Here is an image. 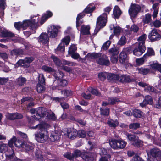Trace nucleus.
<instances>
[{"mask_svg": "<svg viewBox=\"0 0 161 161\" xmlns=\"http://www.w3.org/2000/svg\"><path fill=\"white\" fill-rule=\"evenodd\" d=\"M51 58L57 66L59 67L61 66V62L58 58L53 55H52Z\"/></svg>", "mask_w": 161, "mask_h": 161, "instance_id": "46", "label": "nucleus"}, {"mask_svg": "<svg viewBox=\"0 0 161 161\" xmlns=\"http://www.w3.org/2000/svg\"><path fill=\"white\" fill-rule=\"evenodd\" d=\"M101 114L103 115H108L109 114V110L108 108H101L100 109Z\"/></svg>", "mask_w": 161, "mask_h": 161, "instance_id": "53", "label": "nucleus"}, {"mask_svg": "<svg viewBox=\"0 0 161 161\" xmlns=\"http://www.w3.org/2000/svg\"><path fill=\"white\" fill-rule=\"evenodd\" d=\"M6 117L8 119L10 120H14L15 119H20L23 118L22 114L18 113H7L6 114Z\"/></svg>", "mask_w": 161, "mask_h": 161, "instance_id": "15", "label": "nucleus"}, {"mask_svg": "<svg viewBox=\"0 0 161 161\" xmlns=\"http://www.w3.org/2000/svg\"><path fill=\"white\" fill-rule=\"evenodd\" d=\"M146 37L147 35L145 34L141 35L138 39V42L136 44L138 45H141V46H145L144 44Z\"/></svg>", "mask_w": 161, "mask_h": 161, "instance_id": "24", "label": "nucleus"}, {"mask_svg": "<svg viewBox=\"0 0 161 161\" xmlns=\"http://www.w3.org/2000/svg\"><path fill=\"white\" fill-rule=\"evenodd\" d=\"M135 141L133 143L132 145L134 146L137 147H142L143 145V142L142 141L138 139L137 137Z\"/></svg>", "mask_w": 161, "mask_h": 161, "instance_id": "43", "label": "nucleus"}, {"mask_svg": "<svg viewBox=\"0 0 161 161\" xmlns=\"http://www.w3.org/2000/svg\"><path fill=\"white\" fill-rule=\"evenodd\" d=\"M119 61L122 64L125 65L126 66L127 65H128V66H131L130 64L128 63L129 58L125 52H121L119 55Z\"/></svg>", "mask_w": 161, "mask_h": 161, "instance_id": "8", "label": "nucleus"}, {"mask_svg": "<svg viewBox=\"0 0 161 161\" xmlns=\"http://www.w3.org/2000/svg\"><path fill=\"white\" fill-rule=\"evenodd\" d=\"M109 103L110 104H113L120 101L116 97L110 98L108 100Z\"/></svg>", "mask_w": 161, "mask_h": 161, "instance_id": "61", "label": "nucleus"}, {"mask_svg": "<svg viewBox=\"0 0 161 161\" xmlns=\"http://www.w3.org/2000/svg\"><path fill=\"white\" fill-rule=\"evenodd\" d=\"M126 135L127 136V138L131 142L132 145L133 144V143H134L136 139L138 137L137 136L130 134L128 133H127L126 134Z\"/></svg>", "mask_w": 161, "mask_h": 161, "instance_id": "36", "label": "nucleus"}, {"mask_svg": "<svg viewBox=\"0 0 161 161\" xmlns=\"http://www.w3.org/2000/svg\"><path fill=\"white\" fill-rule=\"evenodd\" d=\"M48 35L45 33H42L40 36L39 41L43 43H47L49 41Z\"/></svg>", "mask_w": 161, "mask_h": 161, "instance_id": "18", "label": "nucleus"}, {"mask_svg": "<svg viewBox=\"0 0 161 161\" xmlns=\"http://www.w3.org/2000/svg\"><path fill=\"white\" fill-rule=\"evenodd\" d=\"M60 136L59 133L56 131L53 132L51 134L50 139L52 142H53L55 140H59Z\"/></svg>", "mask_w": 161, "mask_h": 161, "instance_id": "22", "label": "nucleus"}, {"mask_svg": "<svg viewBox=\"0 0 161 161\" xmlns=\"http://www.w3.org/2000/svg\"><path fill=\"white\" fill-rule=\"evenodd\" d=\"M61 62V64L63 65H67L69 66H73L75 65V63L69 61H68L65 60H62Z\"/></svg>", "mask_w": 161, "mask_h": 161, "instance_id": "60", "label": "nucleus"}, {"mask_svg": "<svg viewBox=\"0 0 161 161\" xmlns=\"http://www.w3.org/2000/svg\"><path fill=\"white\" fill-rule=\"evenodd\" d=\"M107 72H101L98 74V76L99 79L102 81H103L107 78Z\"/></svg>", "mask_w": 161, "mask_h": 161, "instance_id": "52", "label": "nucleus"}, {"mask_svg": "<svg viewBox=\"0 0 161 161\" xmlns=\"http://www.w3.org/2000/svg\"><path fill=\"white\" fill-rule=\"evenodd\" d=\"M26 81V79L23 77L20 76L15 81L16 85L21 86L24 85Z\"/></svg>", "mask_w": 161, "mask_h": 161, "instance_id": "23", "label": "nucleus"}, {"mask_svg": "<svg viewBox=\"0 0 161 161\" xmlns=\"http://www.w3.org/2000/svg\"><path fill=\"white\" fill-rule=\"evenodd\" d=\"M151 16L149 14H146L144 18L143 19V21L144 23H148L151 20Z\"/></svg>", "mask_w": 161, "mask_h": 161, "instance_id": "48", "label": "nucleus"}, {"mask_svg": "<svg viewBox=\"0 0 161 161\" xmlns=\"http://www.w3.org/2000/svg\"><path fill=\"white\" fill-rule=\"evenodd\" d=\"M107 124L110 127H115L118 125V122L116 120L114 121L110 120L108 121Z\"/></svg>", "mask_w": 161, "mask_h": 161, "instance_id": "47", "label": "nucleus"}, {"mask_svg": "<svg viewBox=\"0 0 161 161\" xmlns=\"http://www.w3.org/2000/svg\"><path fill=\"white\" fill-rule=\"evenodd\" d=\"M109 54L112 55H117L119 52V49L115 47L110 48L108 50Z\"/></svg>", "mask_w": 161, "mask_h": 161, "instance_id": "33", "label": "nucleus"}, {"mask_svg": "<svg viewBox=\"0 0 161 161\" xmlns=\"http://www.w3.org/2000/svg\"><path fill=\"white\" fill-rule=\"evenodd\" d=\"M30 23L29 20H25L23 23L20 22L15 23L14 26L17 30H19L21 28L25 29L26 27L28 26Z\"/></svg>", "mask_w": 161, "mask_h": 161, "instance_id": "12", "label": "nucleus"}, {"mask_svg": "<svg viewBox=\"0 0 161 161\" xmlns=\"http://www.w3.org/2000/svg\"><path fill=\"white\" fill-rule=\"evenodd\" d=\"M146 55H144L140 58H137L136 59V64L137 66H140L142 65L144 63L145 60L147 58L145 57Z\"/></svg>", "mask_w": 161, "mask_h": 161, "instance_id": "35", "label": "nucleus"}, {"mask_svg": "<svg viewBox=\"0 0 161 161\" xmlns=\"http://www.w3.org/2000/svg\"><path fill=\"white\" fill-rule=\"evenodd\" d=\"M1 36L2 37L12 38L14 36V34L11 31L7 30H1L0 31Z\"/></svg>", "mask_w": 161, "mask_h": 161, "instance_id": "16", "label": "nucleus"}, {"mask_svg": "<svg viewBox=\"0 0 161 161\" xmlns=\"http://www.w3.org/2000/svg\"><path fill=\"white\" fill-rule=\"evenodd\" d=\"M100 154L101 155H103L107 156L108 158H110V155L109 154H107V150L104 148H102L101 149Z\"/></svg>", "mask_w": 161, "mask_h": 161, "instance_id": "64", "label": "nucleus"}, {"mask_svg": "<svg viewBox=\"0 0 161 161\" xmlns=\"http://www.w3.org/2000/svg\"><path fill=\"white\" fill-rule=\"evenodd\" d=\"M70 41V38L69 36H67L63 39L62 42L60 43L56 50L57 53L58 52H63L64 50V43L66 45H68Z\"/></svg>", "mask_w": 161, "mask_h": 161, "instance_id": "6", "label": "nucleus"}, {"mask_svg": "<svg viewBox=\"0 0 161 161\" xmlns=\"http://www.w3.org/2000/svg\"><path fill=\"white\" fill-rule=\"evenodd\" d=\"M8 150L7 145L4 143L0 142V152L1 153H4Z\"/></svg>", "mask_w": 161, "mask_h": 161, "instance_id": "45", "label": "nucleus"}, {"mask_svg": "<svg viewBox=\"0 0 161 161\" xmlns=\"http://www.w3.org/2000/svg\"><path fill=\"white\" fill-rule=\"evenodd\" d=\"M42 69L44 71L48 73H50L54 71L53 68L46 65L43 66L42 67Z\"/></svg>", "mask_w": 161, "mask_h": 161, "instance_id": "50", "label": "nucleus"}, {"mask_svg": "<svg viewBox=\"0 0 161 161\" xmlns=\"http://www.w3.org/2000/svg\"><path fill=\"white\" fill-rule=\"evenodd\" d=\"M50 127V125L45 123L39 124L36 126L32 127L33 129H38L41 131L39 135L37 134L35 135V139L37 142L43 143L48 140L49 136L47 131L46 130Z\"/></svg>", "mask_w": 161, "mask_h": 161, "instance_id": "1", "label": "nucleus"}, {"mask_svg": "<svg viewBox=\"0 0 161 161\" xmlns=\"http://www.w3.org/2000/svg\"><path fill=\"white\" fill-rule=\"evenodd\" d=\"M132 114L136 118H141L143 115V113L140 110L136 109L133 110Z\"/></svg>", "mask_w": 161, "mask_h": 161, "instance_id": "30", "label": "nucleus"}, {"mask_svg": "<svg viewBox=\"0 0 161 161\" xmlns=\"http://www.w3.org/2000/svg\"><path fill=\"white\" fill-rule=\"evenodd\" d=\"M73 154L74 158H77L80 157L82 155V153L80 150L76 149L74 151Z\"/></svg>", "mask_w": 161, "mask_h": 161, "instance_id": "63", "label": "nucleus"}, {"mask_svg": "<svg viewBox=\"0 0 161 161\" xmlns=\"http://www.w3.org/2000/svg\"><path fill=\"white\" fill-rule=\"evenodd\" d=\"M34 60L33 58L31 57H27L24 59L19 60L17 62V64L19 65L24 67H27L29 66V64L31 63Z\"/></svg>", "mask_w": 161, "mask_h": 161, "instance_id": "7", "label": "nucleus"}, {"mask_svg": "<svg viewBox=\"0 0 161 161\" xmlns=\"http://www.w3.org/2000/svg\"><path fill=\"white\" fill-rule=\"evenodd\" d=\"M113 30L114 35L116 36H118L121 32V28L119 26H116L114 27Z\"/></svg>", "mask_w": 161, "mask_h": 161, "instance_id": "51", "label": "nucleus"}, {"mask_svg": "<svg viewBox=\"0 0 161 161\" xmlns=\"http://www.w3.org/2000/svg\"><path fill=\"white\" fill-rule=\"evenodd\" d=\"M85 15L83 13H80L79 14L76 18V26L77 27H78L82 23V21L80 19H82Z\"/></svg>", "mask_w": 161, "mask_h": 161, "instance_id": "32", "label": "nucleus"}, {"mask_svg": "<svg viewBox=\"0 0 161 161\" xmlns=\"http://www.w3.org/2000/svg\"><path fill=\"white\" fill-rule=\"evenodd\" d=\"M77 49V47L75 45H72L69 48L68 52L69 54L75 52Z\"/></svg>", "mask_w": 161, "mask_h": 161, "instance_id": "56", "label": "nucleus"}, {"mask_svg": "<svg viewBox=\"0 0 161 161\" xmlns=\"http://www.w3.org/2000/svg\"><path fill=\"white\" fill-rule=\"evenodd\" d=\"M31 20H29L30 23L29 24L28 26L30 27V29L35 31L39 26L38 24V18L37 16H35L34 15H31Z\"/></svg>", "mask_w": 161, "mask_h": 161, "instance_id": "9", "label": "nucleus"}, {"mask_svg": "<svg viewBox=\"0 0 161 161\" xmlns=\"http://www.w3.org/2000/svg\"><path fill=\"white\" fill-rule=\"evenodd\" d=\"M126 43V38L124 36H122L121 37L120 39L118 42V44L122 46L125 44Z\"/></svg>", "mask_w": 161, "mask_h": 161, "instance_id": "62", "label": "nucleus"}, {"mask_svg": "<svg viewBox=\"0 0 161 161\" xmlns=\"http://www.w3.org/2000/svg\"><path fill=\"white\" fill-rule=\"evenodd\" d=\"M95 7L92 4H89L83 11V12L86 13H90L95 9Z\"/></svg>", "mask_w": 161, "mask_h": 161, "instance_id": "37", "label": "nucleus"}, {"mask_svg": "<svg viewBox=\"0 0 161 161\" xmlns=\"http://www.w3.org/2000/svg\"><path fill=\"white\" fill-rule=\"evenodd\" d=\"M59 26H51L47 31L48 34L50 36V37L53 38L57 36L58 30L60 28Z\"/></svg>", "mask_w": 161, "mask_h": 161, "instance_id": "10", "label": "nucleus"}, {"mask_svg": "<svg viewBox=\"0 0 161 161\" xmlns=\"http://www.w3.org/2000/svg\"><path fill=\"white\" fill-rule=\"evenodd\" d=\"M149 39L154 41L159 40L160 38V35L157 32L156 30L153 29L148 36Z\"/></svg>", "mask_w": 161, "mask_h": 161, "instance_id": "14", "label": "nucleus"}, {"mask_svg": "<svg viewBox=\"0 0 161 161\" xmlns=\"http://www.w3.org/2000/svg\"><path fill=\"white\" fill-rule=\"evenodd\" d=\"M146 49L145 46H141V45H138L137 47L135 48L133 51V53L134 55L139 56L141 55L145 51Z\"/></svg>", "mask_w": 161, "mask_h": 161, "instance_id": "13", "label": "nucleus"}, {"mask_svg": "<svg viewBox=\"0 0 161 161\" xmlns=\"http://www.w3.org/2000/svg\"><path fill=\"white\" fill-rule=\"evenodd\" d=\"M64 156L65 158L70 160H73L74 158L73 154H71V153L70 152L65 153L64 154Z\"/></svg>", "mask_w": 161, "mask_h": 161, "instance_id": "58", "label": "nucleus"}, {"mask_svg": "<svg viewBox=\"0 0 161 161\" xmlns=\"http://www.w3.org/2000/svg\"><path fill=\"white\" fill-rule=\"evenodd\" d=\"M141 10V7L139 5L132 3L128 10L129 14L131 18H134L137 16Z\"/></svg>", "mask_w": 161, "mask_h": 161, "instance_id": "3", "label": "nucleus"}, {"mask_svg": "<svg viewBox=\"0 0 161 161\" xmlns=\"http://www.w3.org/2000/svg\"><path fill=\"white\" fill-rule=\"evenodd\" d=\"M137 70L138 71L139 73L143 75L147 74L149 71V69L145 68L143 67L137 68Z\"/></svg>", "mask_w": 161, "mask_h": 161, "instance_id": "44", "label": "nucleus"}, {"mask_svg": "<svg viewBox=\"0 0 161 161\" xmlns=\"http://www.w3.org/2000/svg\"><path fill=\"white\" fill-rule=\"evenodd\" d=\"M111 43L110 41L108 40L104 43L101 49L104 50H106L109 47Z\"/></svg>", "mask_w": 161, "mask_h": 161, "instance_id": "57", "label": "nucleus"}, {"mask_svg": "<svg viewBox=\"0 0 161 161\" xmlns=\"http://www.w3.org/2000/svg\"><path fill=\"white\" fill-rule=\"evenodd\" d=\"M16 141V138L15 136H13V138L11 139L8 142V145L9 146L12 148L14 147L13 144L15 142V141Z\"/></svg>", "mask_w": 161, "mask_h": 161, "instance_id": "59", "label": "nucleus"}, {"mask_svg": "<svg viewBox=\"0 0 161 161\" xmlns=\"http://www.w3.org/2000/svg\"><path fill=\"white\" fill-rule=\"evenodd\" d=\"M118 140H112L109 142V144L112 148L117 149H118Z\"/></svg>", "mask_w": 161, "mask_h": 161, "instance_id": "34", "label": "nucleus"}, {"mask_svg": "<svg viewBox=\"0 0 161 161\" xmlns=\"http://www.w3.org/2000/svg\"><path fill=\"white\" fill-rule=\"evenodd\" d=\"M159 3H156L153 4L152 8L154 10V11L153 14V18H156L158 12V7Z\"/></svg>", "mask_w": 161, "mask_h": 161, "instance_id": "25", "label": "nucleus"}, {"mask_svg": "<svg viewBox=\"0 0 161 161\" xmlns=\"http://www.w3.org/2000/svg\"><path fill=\"white\" fill-rule=\"evenodd\" d=\"M90 58L95 59L97 64L101 65L108 66L110 64L109 60L107 56L101 53H88L84 59Z\"/></svg>", "mask_w": 161, "mask_h": 161, "instance_id": "2", "label": "nucleus"}, {"mask_svg": "<svg viewBox=\"0 0 161 161\" xmlns=\"http://www.w3.org/2000/svg\"><path fill=\"white\" fill-rule=\"evenodd\" d=\"M23 50L21 49H14L11 51V54L13 56H15L16 58L18 56L23 54Z\"/></svg>", "mask_w": 161, "mask_h": 161, "instance_id": "28", "label": "nucleus"}, {"mask_svg": "<svg viewBox=\"0 0 161 161\" xmlns=\"http://www.w3.org/2000/svg\"><path fill=\"white\" fill-rule=\"evenodd\" d=\"M64 76V74L62 72L59 71L58 73L55 72L54 74V76L55 77V79L58 80L62 78Z\"/></svg>", "mask_w": 161, "mask_h": 161, "instance_id": "55", "label": "nucleus"}, {"mask_svg": "<svg viewBox=\"0 0 161 161\" xmlns=\"http://www.w3.org/2000/svg\"><path fill=\"white\" fill-rule=\"evenodd\" d=\"M44 85H41V84L38 83L36 89L38 93H41L43 92L45 89Z\"/></svg>", "mask_w": 161, "mask_h": 161, "instance_id": "49", "label": "nucleus"}, {"mask_svg": "<svg viewBox=\"0 0 161 161\" xmlns=\"http://www.w3.org/2000/svg\"><path fill=\"white\" fill-rule=\"evenodd\" d=\"M150 153L152 157L156 158L161 154V152L159 149L157 148H154L150 150Z\"/></svg>", "mask_w": 161, "mask_h": 161, "instance_id": "20", "label": "nucleus"}, {"mask_svg": "<svg viewBox=\"0 0 161 161\" xmlns=\"http://www.w3.org/2000/svg\"><path fill=\"white\" fill-rule=\"evenodd\" d=\"M113 13L115 17L116 18L118 17L121 15V12L118 6H115L114 7Z\"/></svg>", "mask_w": 161, "mask_h": 161, "instance_id": "42", "label": "nucleus"}, {"mask_svg": "<svg viewBox=\"0 0 161 161\" xmlns=\"http://www.w3.org/2000/svg\"><path fill=\"white\" fill-rule=\"evenodd\" d=\"M67 134L69 138L73 139L75 138L78 134V132L74 130H69L67 131Z\"/></svg>", "mask_w": 161, "mask_h": 161, "instance_id": "21", "label": "nucleus"}, {"mask_svg": "<svg viewBox=\"0 0 161 161\" xmlns=\"http://www.w3.org/2000/svg\"><path fill=\"white\" fill-rule=\"evenodd\" d=\"M56 84H58L57 87L58 86L60 87H63L66 86L68 84L67 80H56L53 83L54 85H55Z\"/></svg>", "mask_w": 161, "mask_h": 161, "instance_id": "19", "label": "nucleus"}, {"mask_svg": "<svg viewBox=\"0 0 161 161\" xmlns=\"http://www.w3.org/2000/svg\"><path fill=\"white\" fill-rule=\"evenodd\" d=\"M46 110V109L44 108H39L36 110L34 108L31 109L30 112L31 113L36 114V115L33 116L35 119L39 120L43 117Z\"/></svg>", "mask_w": 161, "mask_h": 161, "instance_id": "4", "label": "nucleus"}, {"mask_svg": "<svg viewBox=\"0 0 161 161\" xmlns=\"http://www.w3.org/2000/svg\"><path fill=\"white\" fill-rule=\"evenodd\" d=\"M43 116H46L48 119L53 121L55 120L57 118L56 116L52 112H48L47 109H46L45 112L44 113Z\"/></svg>", "mask_w": 161, "mask_h": 161, "instance_id": "17", "label": "nucleus"}, {"mask_svg": "<svg viewBox=\"0 0 161 161\" xmlns=\"http://www.w3.org/2000/svg\"><path fill=\"white\" fill-rule=\"evenodd\" d=\"M107 78L110 80H117L119 79V75H115L112 73H107Z\"/></svg>", "mask_w": 161, "mask_h": 161, "instance_id": "29", "label": "nucleus"}, {"mask_svg": "<svg viewBox=\"0 0 161 161\" xmlns=\"http://www.w3.org/2000/svg\"><path fill=\"white\" fill-rule=\"evenodd\" d=\"M6 159L8 160H11L13 159L14 157V151L13 150L10 151L9 152L5 154Z\"/></svg>", "mask_w": 161, "mask_h": 161, "instance_id": "38", "label": "nucleus"}, {"mask_svg": "<svg viewBox=\"0 0 161 161\" xmlns=\"http://www.w3.org/2000/svg\"><path fill=\"white\" fill-rule=\"evenodd\" d=\"M38 83L45 85V79L43 75L42 74H39L38 75Z\"/></svg>", "mask_w": 161, "mask_h": 161, "instance_id": "40", "label": "nucleus"}, {"mask_svg": "<svg viewBox=\"0 0 161 161\" xmlns=\"http://www.w3.org/2000/svg\"><path fill=\"white\" fill-rule=\"evenodd\" d=\"M53 15L52 13L50 11H47L46 14L43 15L42 18V20L41 21V25L43 24L44 21L47 19L52 16Z\"/></svg>", "mask_w": 161, "mask_h": 161, "instance_id": "31", "label": "nucleus"}, {"mask_svg": "<svg viewBox=\"0 0 161 161\" xmlns=\"http://www.w3.org/2000/svg\"><path fill=\"white\" fill-rule=\"evenodd\" d=\"M19 145H17L18 146H22V148H24L26 152H31L34 149V145L31 143L29 142H24L23 144Z\"/></svg>", "mask_w": 161, "mask_h": 161, "instance_id": "11", "label": "nucleus"}, {"mask_svg": "<svg viewBox=\"0 0 161 161\" xmlns=\"http://www.w3.org/2000/svg\"><path fill=\"white\" fill-rule=\"evenodd\" d=\"M151 67L152 69L158 70L161 73V64L153 63L151 65Z\"/></svg>", "mask_w": 161, "mask_h": 161, "instance_id": "41", "label": "nucleus"}, {"mask_svg": "<svg viewBox=\"0 0 161 161\" xmlns=\"http://www.w3.org/2000/svg\"><path fill=\"white\" fill-rule=\"evenodd\" d=\"M90 27L89 26L82 25L81 28V32L84 35H88L90 34L89 30Z\"/></svg>", "mask_w": 161, "mask_h": 161, "instance_id": "27", "label": "nucleus"}, {"mask_svg": "<svg viewBox=\"0 0 161 161\" xmlns=\"http://www.w3.org/2000/svg\"><path fill=\"white\" fill-rule=\"evenodd\" d=\"M155 52L154 50L151 48L148 47L147 53L144 55H146L145 57L147 58L148 57L154 56Z\"/></svg>", "mask_w": 161, "mask_h": 161, "instance_id": "39", "label": "nucleus"}, {"mask_svg": "<svg viewBox=\"0 0 161 161\" xmlns=\"http://www.w3.org/2000/svg\"><path fill=\"white\" fill-rule=\"evenodd\" d=\"M118 149H122L125 147L127 142L123 140H118Z\"/></svg>", "mask_w": 161, "mask_h": 161, "instance_id": "54", "label": "nucleus"}, {"mask_svg": "<svg viewBox=\"0 0 161 161\" xmlns=\"http://www.w3.org/2000/svg\"><path fill=\"white\" fill-rule=\"evenodd\" d=\"M107 14L104 13L99 16L97 19V28H100L104 26L106 23Z\"/></svg>", "mask_w": 161, "mask_h": 161, "instance_id": "5", "label": "nucleus"}, {"mask_svg": "<svg viewBox=\"0 0 161 161\" xmlns=\"http://www.w3.org/2000/svg\"><path fill=\"white\" fill-rule=\"evenodd\" d=\"M82 157L85 161H92L93 159L90 153H89L84 152L83 153Z\"/></svg>", "mask_w": 161, "mask_h": 161, "instance_id": "26", "label": "nucleus"}]
</instances>
